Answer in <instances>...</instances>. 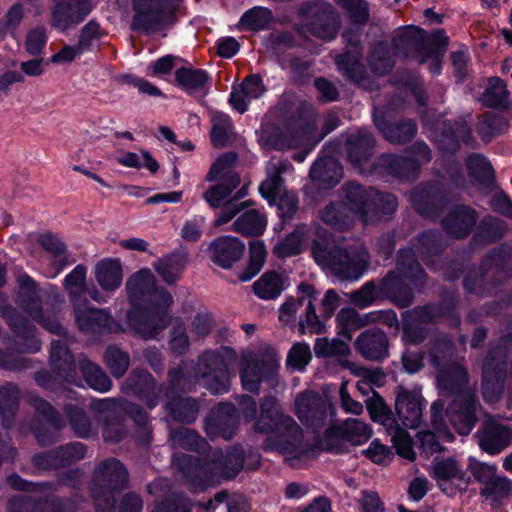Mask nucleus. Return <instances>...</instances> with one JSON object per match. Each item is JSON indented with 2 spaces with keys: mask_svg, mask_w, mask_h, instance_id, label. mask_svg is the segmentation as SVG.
<instances>
[{
  "mask_svg": "<svg viewBox=\"0 0 512 512\" xmlns=\"http://www.w3.org/2000/svg\"><path fill=\"white\" fill-rule=\"evenodd\" d=\"M390 342L387 334L379 327H370L357 336L355 351L366 361L382 362L389 357Z\"/></svg>",
  "mask_w": 512,
  "mask_h": 512,
  "instance_id": "obj_23",
  "label": "nucleus"
},
{
  "mask_svg": "<svg viewBox=\"0 0 512 512\" xmlns=\"http://www.w3.org/2000/svg\"><path fill=\"white\" fill-rule=\"evenodd\" d=\"M449 194L438 182H429L413 189L411 203L421 217L436 220L449 204Z\"/></svg>",
  "mask_w": 512,
  "mask_h": 512,
  "instance_id": "obj_14",
  "label": "nucleus"
},
{
  "mask_svg": "<svg viewBox=\"0 0 512 512\" xmlns=\"http://www.w3.org/2000/svg\"><path fill=\"white\" fill-rule=\"evenodd\" d=\"M433 129L435 132V143L439 151L444 155H456L460 151L462 144L469 148H475L476 146L472 127L464 117L435 122Z\"/></svg>",
  "mask_w": 512,
  "mask_h": 512,
  "instance_id": "obj_10",
  "label": "nucleus"
},
{
  "mask_svg": "<svg viewBox=\"0 0 512 512\" xmlns=\"http://www.w3.org/2000/svg\"><path fill=\"white\" fill-rule=\"evenodd\" d=\"M103 358L106 367L113 377L120 379L126 374L130 365V355L128 352L112 344L106 347Z\"/></svg>",
  "mask_w": 512,
  "mask_h": 512,
  "instance_id": "obj_61",
  "label": "nucleus"
},
{
  "mask_svg": "<svg viewBox=\"0 0 512 512\" xmlns=\"http://www.w3.org/2000/svg\"><path fill=\"white\" fill-rule=\"evenodd\" d=\"M377 163L387 174L400 180H416L421 167L416 158L393 153L381 154Z\"/></svg>",
  "mask_w": 512,
  "mask_h": 512,
  "instance_id": "obj_34",
  "label": "nucleus"
},
{
  "mask_svg": "<svg viewBox=\"0 0 512 512\" xmlns=\"http://www.w3.org/2000/svg\"><path fill=\"white\" fill-rule=\"evenodd\" d=\"M363 52L342 51L335 57V65L343 78L360 85L367 79V71L362 63Z\"/></svg>",
  "mask_w": 512,
  "mask_h": 512,
  "instance_id": "obj_39",
  "label": "nucleus"
},
{
  "mask_svg": "<svg viewBox=\"0 0 512 512\" xmlns=\"http://www.w3.org/2000/svg\"><path fill=\"white\" fill-rule=\"evenodd\" d=\"M478 212L471 206L459 204L441 220L443 230L453 239H466L478 222Z\"/></svg>",
  "mask_w": 512,
  "mask_h": 512,
  "instance_id": "obj_24",
  "label": "nucleus"
},
{
  "mask_svg": "<svg viewBox=\"0 0 512 512\" xmlns=\"http://www.w3.org/2000/svg\"><path fill=\"white\" fill-rule=\"evenodd\" d=\"M309 177L319 192H327L335 188L343 177V166L333 156H320L312 164Z\"/></svg>",
  "mask_w": 512,
  "mask_h": 512,
  "instance_id": "obj_25",
  "label": "nucleus"
},
{
  "mask_svg": "<svg viewBox=\"0 0 512 512\" xmlns=\"http://www.w3.org/2000/svg\"><path fill=\"white\" fill-rule=\"evenodd\" d=\"M233 129L232 119L225 113H220L213 118L210 131V140L214 147L222 148L228 144L229 131Z\"/></svg>",
  "mask_w": 512,
  "mask_h": 512,
  "instance_id": "obj_63",
  "label": "nucleus"
},
{
  "mask_svg": "<svg viewBox=\"0 0 512 512\" xmlns=\"http://www.w3.org/2000/svg\"><path fill=\"white\" fill-rule=\"evenodd\" d=\"M21 391L13 382H5L0 386V421L3 429L15 425L19 411Z\"/></svg>",
  "mask_w": 512,
  "mask_h": 512,
  "instance_id": "obj_40",
  "label": "nucleus"
},
{
  "mask_svg": "<svg viewBox=\"0 0 512 512\" xmlns=\"http://www.w3.org/2000/svg\"><path fill=\"white\" fill-rule=\"evenodd\" d=\"M252 288L260 299L273 300L284 290L283 279L276 271H267L253 283Z\"/></svg>",
  "mask_w": 512,
  "mask_h": 512,
  "instance_id": "obj_54",
  "label": "nucleus"
},
{
  "mask_svg": "<svg viewBox=\"0 0 512 512\" xmlns=\"http://www.w3.org/2000/svg\"><path fill=\"white\" fill-rule=\"evenodd\" d=\"M419 256L411 247L400 248L396 254L397 273L414 286H424L427 273L419 262Z\"/></svg>",
  "mask_w": 512,
  "mask_h": 512,
  "instance_id": "obj_37",
  "label": "nucleus"
},
{
  "mask_svg": "<svg viewBox=\"0 0 512 512\" xmlns=\"http://www.w3.org/2000/svg\"><path fill=\"white\" fill-rule=\"evenodd\" d=\"M94 273L99 286L105 291L113 292L122 283L123 270L119 259L105 258L99 261Z\"/></svg>",
  "mask_w": 512,
  "mask_h": 512,
  "instance_id": "obj_46",
  "label": "nucleus"
},
{
  "mask_svg": "<svg viewBox=\"0 0 512 512\" xmlns=\"http://www.w3.org/2000/svg\"><path fill=\"white\" fill-rule=\"evenodd\" d=\"M255 430L267 434L265 449L282 454H295L301 449L303 431L296 421L285 415L274 396H264L260 401V414Z\"/></svg>",
  "mask_w": 512,
  "mask_h": 512,
  "instance_id": "obj_3",
  "label": "nucleus"
},
{
  "mask_svg": "<svg viewBox=\"0 0 512 512\" xmlns=\"http://www.w3.org/2000/svg\"><path fill=\"white\" fill-rule=\"evenodd\" d=\"M267 256L263 241L254 240L249 243V258L246 268L239 274L241 282H248L262 269Z\"/></svg>",
  "mask_w": 512,
  "mask_h": 512,
  "instance_id": "obj_60",
  "label": "nucleus"
},
{
  "mask_svg": "<svg viewBox=\"0 0 512 512\" xmlns=\"http://www.w3.org/2000/svg\"><path fill=\"white\" fill-rule=\"evenodd\" d=\"M79 370L86 384L93 390L105 393L112 387V380L100 365L84 357L79 359Z\"/></svg>",
  "mask_w": 512,
  "mask_h": 512,
  "instance_id": "obj_51",
  "label": "nucleus"
},
{
  "mask_svg": "<svg viewBox=\"0 0 512 512\" xmlns=\"http://www.w3.org/2000/svg\"><path fill=\"white\" fill-rule=\"evenodd\" d=\"M63 412L70 428L77 437L87 439L91 436V421L83 407L68 403L64 405Z\"/></svg>",
  "mask_w": 512,
  "mask_h": 512,
  "instance_id": "obj_55",
  "label": "nucleus"
},
{
  "mask_svg": "<svg viewBox=\"0 0 512 512\" xmlns=\"http://www.w3.org/2000/svg\"><path fill=\"white\" fill-rule=\"evenodd\" d=\"M121 391L127 396L137 398L150 410L157 407L163 397L160 384H157L154 376L149 371L139 368L131 370L121 385Z\"/></svg>",
  "mask_w": 512,
  "mask_h": 512,
  "instance_id": "obj_16",
  "label": "nucleus"
},
{
  "mask_svg": "<svg viewBox=\"0 0 512 512\" xmlns=\"http://www.w3.org/2000/svg\"><path fill=\"white\" fill-rule=\"evenodd\" d=\"M235 357L233 348L222 346L216 350H205L194 361H181L167 372V381L160 383L163 398L182 396L194 390L201 379L207 390L214 395L230 391L231 379L227 359Z\"/></svg>",
  "mask_w": 512,
  "mask_h": 512,
  "instance_id": "obj_2",
  "label": "nucleus"
},
{
  "mask_svg": "<svg viewBox=\"0 0 512 512\" xmlns=\"http://www.w3.org/2000/svg\"><path fill=\"white\" fill-rule=\"evenodd\" d=\"M278 370L279 364L274 359H260L253 354L243 357L240 364L243 389L258 394L263 382L273 384L276 381Z\"/></svg>",
  "mask_w": 512,
  "mask_h": 512,
  "instance_id": "obj_13",
  "label": "nucleus"
},
{
  "mask_svg": "<svg viewBox=\"0 0 512 512\" xmlns=\"http://www.w3.org/2000/svg\"><path fill=\"white\" fill-rule=\"evenodd\" d=\"M343 198L346 208L354 219L367 221L371 202L372 187L365 186L353 181L344 183L342 186Z\"/></svg>",
  "mask_w": 512,
  "mask_h": 512,
  "instance_id": "obj_35",
  "label": "nucleus"
},
{
  "mask_svg": "<svg viewBox=\"0 0 512 512\" xmlns=\"http://www.w3.org/2000/svg\"><path fill=\"white\" fill-rule=\"evenodd\" d=\"M296 415L307 427H319L327 418L325 403L316 396L302 393L295 400Z\"/></svg>",
  "mask_w": 512,
  "mask_h": 512,
  "instance_id": "obj_38",
  "label": "nucleus"
},
{
  "mask_svg": "<svg viewBox=\"0 0 512 512\" xmlns=\"http://www.w3.org/2000/svg\"><path fill=\"white\" fill-rule=\"evenodd\" d=\"M18 285L17 302L19 307L29 316L33 313L40 314L42 300L38 294L37 282L30 275L24 273L19 276Z\"/></svg>",
  "mask_w": 512,
  "mask_h": 512,
  "instance_id": "obj_47",
  "label": "nucleus"
},
{
  "mask_svg": "<svg viewBox=\"0 0 512 512\" xmlns=\"http://www.w3.org/2000/svg\"><path fill=\"white\" fill-rule=\"evenodd\" d=\"M165 399V411L173 421L183 424H191L196 421L200 409L199 401L196 398L178 396Z\"/></svg>",
  "mask_w": 512,
  "mask_h": 512,
  "instance_id": "obj_41",
  "label": "nucleus"
},
{
  "mask_svg": "<svg viewBox=\"0 0 512 512\" xmlns=\"http://www.w3.org/2000/svg\"><path fill=\"white\" fill-rule=\"evenodd\" d=\"M211 261L222 269H230L245 251V244L231 235L216 237L209 246Z\"/></svg>",
  "mask_w": 512,
  "mask_h": 512,
  "instance_id": "obj_28",
  "label": "nucleus"
},
{
  "mask_svg": "<svg viewBox=\"0 0 512 512\" xmlns=\"http://www.w3.org/2000/svg\"><path fill=\"white\" fill-rule=\"evenodd\" d=\"M49 362L52 373L41 370L34 375L36 383L45 389H54L59 382L75 383L77 365L73 353L61 340H53L50 348Z\"/></svg>",
  "mask_w": 512,
  "mask_h": 512,
  "instance_id": "obj_9",
  "label": "nucleus"
},
{
  "mask_svg": "<svg viewBox=\"0 0 512 512\" xmlns=\"http://www.w3.org/2000/svg\"><path fill=\"white\" fill-rule=\"evenodd\" d=\"M398 207L397 197L390 192H381L372 187L369 217L380 220L393 215Z\"/></svg>",
  "mask_w": 512,
  "mask_h": 512,
  "instance_id": "obj_56",
  "label": "nucleus"
},
{
  "mask_svg": "<svg viewBox=\"0 0 512 512\" xmlns=\"http://www.w3.org/2000/svg\"><path fill=\"white\" fill-rule=\"evenodd\" d=\"M125 289L129 304L126 312L128 327L142 339H157L171 323L173 296L165 288L157 286L149 268H141L131 274Z\"/></svg>",
  "mask_w": 512,
  "mask_h": 512,
  "instance_id": "obj_1",
  "label": "nucleus"
},
{
  "mask_svg": "<svg viewBox=\"0 0 512 512\" xmlns=\"http://www.w3.org/2000/svg\"><path fill=\"white\" fill-rule=\"evenodd\" d=\"M395 411L403 426L417 428L422 421L424 399L420 392L398 386Z\"/></svg>",
  "mask_w": 512,
  "mask_h": 512,
  "instance_id": "obj_26",
  "label": "nucleus"
},
{
  "mask_svg": "<svg viewBox=\"0 0 512 512\" xmlns=\"http://www.w3.org/2000/svg\"><path fill=\"white\" fill-rule=\"evenodd\" d=\"M239 425V414L231 402H220L212 408L205 418L208 434L221 436L225 440L232 439Z\"/></svg>",
  "mask_w": 512,
  "mask_h": 512,
  "instance_id": "obj_22",
  "label": "nucleus"
},
{
  "mask_svg": "<svg viewBox=\"0 0 512 512\" xmlns=\"http://www.w3.org/2000/svg\"><path fill=\"white\" fill-rule=\"evenodd\" d=\"M507 232L506 222L493 215H485L477 222L468 247L472 250L486 247L502 240Z\"/></svg>",
  "mask_w": 512,
  "mask_h": 512,
  "instance_id": "obj_30",
  "label": "nucleus"
},
{
  "mask_svg": "<svg viewBox=\"0 0 512 512\" xmlns=\"http://www.w3.org/2000/svg\"><path fill=\"white\" fill-rule=\"evenodd\" d=\"M509 128L510 122L505 116L494 112H487L479 123L477 132L483 141L489 142L494 137L506 133Z\"/></svg>",
  "mask_w": 512,
  "mask_h": 512,
  "instance_id": "obj_59",
  "label": "nucleus"
},
{
  "mask_svg": "<svg viewBox=\"0 0 512 512\" xmlns=\"http://www.w3.org/2000/svg\"><path fill=\"white\" fill-rule=\"evenodd\" d=\"M75 322L80 331L94 334L118 333L121 325L105 309L95 307H75Z\"/></svg>",
  "mask_w": 512,
  "mask_h": 512,
  "instance_id": "obj_19",
  "label": "nucleus"
},
{
  "mask_svg": "<svg viewBox=\"0 0 512 512\" xmlns=\"http://www.w3.org/2000/svg\"><path fill=\"white\" fill-rule=\"evenodd\" d=\"M483 275L493 273V283L501 285L512 277V246L501 243L484 254L480 261Z\"/></svg>",
  "mask_w": 512,
  "mask_h": 512,
  "instance_id": "obj_20",
  "label": "nucleus"
},
{
  "mask_svg": "<svg viewBox=\"0 0 512 512\" xmlns=\"http://www.w3.org/2000/svg\"><path fill=\"white\" fill-rule=\"evenodd\" d=\"M311 254L319 266L329 269L341 280H358L369 265L365 249L342 247L330 235L316 237L311 244Z\"/></svg>",
  "mask_w": 512,
  "mask_h": 512,
  "instance_id": "obj_4",
  "label": "nucleus"
},
{
  "mask_svg": "<svg viewBox=\"0 0 512 512\" xmlns=\"http://www.w3.org/2000/svg\"><path fill=\"white\" fill-rule=\"evenodd\" d=\"M449 38L444 29H436L430 34L419 26H405L402 31L392 39L395 51L404 57H411L424 64L431 54H440L446 51Z\"/></svg>",
  "mask_w": 512,
  "mask_h": 512,
  "instance_id": "obj_7",
  "label": "nucleus"
},
{
  "mask_svg": "<svg viewBox=\"0 0 512 512\" xmlns=\"http://www.w3.org/2000/svg\"><path fill=\"white\" fill-rule=\"evenodd\" d=\"M337 335L347 341L353 339V333L368 324L365 314L361 315L354 308L344 307L335 317Z\"/></svg>",
  "mask_w": 512,
  "mask_h": 512,
  "instance_id": "obj_53",
  "label": "nucleus"
},
{
  "mask_svg": "<svg viewBox=\"0 0 512 512\" xmlns=\"http://www.w3.org/2000/svg\"><path fill=\"white\" fill-rule=\"evenodd\" d=\"M432 306L434 316L437 319H447L451 328H458L461 325V316L458 312V296L456 293L443 290L439 295L438 302H429Z\"/></svg>",
  "mask_w": 512,
  "mask_h": 512,
  "instance_id": "obj_50",
  "label": "nucleus"
},
{
  "mask_svg": "<svg viewBox=\"0 0 512 512\" xmlns=\"http://www.w3.org/2000/svg\"><path fill=\"white\" fill-rule=\"evenodd\" d=\"M4 314L12 333L23 341L21 351L29 353L38 352L41 349V341L35 334L36 327L32 321L12 307L6 308Z\"/></svg>",
  "mask_w": 512,
  "mask_h": 512,
  "instance_id": "obj_31",
  "label": "nucleus"
},
{
  "mask_svg": "<svg viewBox=\"0 0 512 512\" xmlns=\"http://www.w3.org/2000/svg\"><path fill=\"white\" fill-rule=\"evenodd\" d=\"M512 492V480L507 477L494 475L485 486L480 488V495L492 500H500L510 496Z\"/></svg>",
  "mask_w": 512,
  "mask_h": 512,
  "instance_id": "obj_64",
  "label": "nucleus"
},
{
  "mask_svg": "<svg viewBox=\"0 0 512 512\" xmlns=\"http://www.w3.org/2000/svg\"><path fill=\"white\" fill-rule=\"evenodd\" d=\"M340 28V19L334 7L323 2L316 7L309 23L310 33L322 40H333Z\"/></svg>",
  "mask_w": 512,
  "mask_h": 512,
  "instance_id": "obj_33",
  "label": "nucleus"
},
{
  "mask_svg": "<svg viewBox=\"0 0 512 512\" xmlns=\"http://www.w3.org/2000/svg\"><path fill=\"white\" fill-rule=\"evenodd\" d=\"M35 415L33 418H39L41 421L47 422L56 431H60L65 427V421L56 408L47 400L41 397L33 399Z\"/></svg>",
  "mask_w": 512,
  "mask_h": 512,
  "instance_id": "obj_62",
  "label": "nucleus"
},
{
  "mask_svg": "<svg viewBox=\"0 0 512 512\" xmlns=\"http://www.w3.org/2000/svg\"><path fill=\"white\" fill-rule=\"evenodd\" d=\"M373 123L385 140L392 144L411 142L417 134L418 127L414 119L404 118L398 121L387 119L383 110L374 109Z\"/></svg>",
  "mask_w": 512,
  "mask_h": 512,
  "instance_id": "obj_21",
  "label": "nucleus"
},
{
  "mask_svg": "<svg viewBox=\"0 0 512 512\" xmlns=\"http://www.w3.org/2000/svg\"><path fill=\"white\" fill-rule=\"evenodd\" d=\"M273 21V13L269 8L254 6L245 11L239 20L242 30L259 32L267 29Z\"/></svg>",
  "mask_w": 512,
  "mask_h": 512,
  "instance_id": "obj_57",
  "label": "nucleus"
},
{
  "mask_svg": "<svg viewBox=\"0 0 512 512\" xmlns=\"http://www.w3.org/2000/svg\"><path fill=\"white\" fill-rule=\"evenodd\" d=\"M187 265L186 253L175 250L161 257L155 264L154 269L161 279L169 286L175 284L182 276Z\"/></svg>",
  "mask_w": 512,
  "mask_h": 512,
  "instance_id": "obj_42",
  "label": "nucleus"
},
{
  "mask_svg": "<svg viewBox=\"0 0 512 512\" xmlns=\"http://www.w3.org/2000/svg\"><path fill=\"white\" fill-rule=\"evenodd\" d=\"M319 218L325 225L339 232L349 230L355 221L341 200L330 201L319 211Z\"/></svg>",
  "mask_w": 512,
  "mask_h": 512,
  "instance_id": "obj_45",
  "label": "nucleus"
},
{
  "mask_svg": "<svg viewBox=\"0 0 512 512\" xmlns=\"http://www.w3.org/2000/svg\"><path fill=\"white\" fill-rule=\"evenodd\" d=\"M478 405L473 393L464 392L456 395L446 407V418L459 435H469L476 426Z\"/></svg>",
  "mask_w": 512,
  "mask_h": 512,
  "instance_id": "obj_17",
  "label": "nucleus"
},
{
  "mask_svg": "<svg viewBox=\"0 0 512 512\" xmlns=\"http://www.w3.org/2000/svg\"><path fill=\"white\" fill-rule=\"evenodd\" d=\"M92 10V0H49V25L66 34L83 23Z\"/></svg>",
  "mask_w": 512,
  "mask_h": 512,
  "instance_id": "obj_11",
  "label": "nucleus"
},
{
  "mask_svg": "<svg viewBox=\"0 0 512 512\" xmlns=\"http://www.w3.org/2000/svg\"><path fill=\"white\" fill-rule=\"evenodd\" d=\"M389 300L399 308H408L414 300L410 285L394 270L382 278L365 282L352 294L353 303L363 309L376 302Z\"/></svg>",
  "mask_w": 512,
  "mask_h": 512,
  "instance_id": "obj_6",
  "label": "nucleus"
},
{
  "mask_svg": "<svg viewBox=\"0 0 512 512\" xmlns=\"http://www.w3.org/2000/svg\"><path fill=\"white\" fill-rule=\"evenodd\" d=\"M128 482L129 472L119 459L111 457L100 462L90 485L97 512H115L117 496Z\"/></svg>",
  "mask_w": 512,
  "mask_h": 512,
  "instance_id": "obj_5",
  "label": "nucleus"
},
{
  "mask_svg": "<svg viewBox=\"0 0 512 512\" xmlns=\"http://www.w3.org/2000/svg\"><path fill=\"white\" fill-rule=\"evenodd\" d=\"M372 435L370 426L363 421L350 418L340 425H331L324 432L326 451L341 453L339 441L359 446L369 440Z\"/></svg>",
  "mask_w": 512,
  "mask_h": 512,
  "instance_id": "obj_18",
  "label": "nucleus"
},
{
  "mask_svg": "<svg viewBox=\"0 0 512 512\" xmlns=\"http://www.w3.org/2000/svg\"><path fill=\"white\" fill-rule=\"evenodd\" d=\"M233 230L242 236H261L267 227L266 217L256 209L244 211L232 224Z\"/></svg>",
  "mask_w": 512,
  "mask_h": 512,
  "instance_id": "obj_52",
  "label": "nucleus"
},
{
  "mask_svg": "<svg viewBox=\"0 0 512 512\" xmlns=\"http://www.w3.org/2000/svg\"><path fill=\"white\" fill-rule=\"evenodd\" d=\"M467 175L474 186L488 192L497 188L496 172L489 159L481 153H472L465 159Z\"/></svg>",
  "mask_w": 512,
  "mask_h": 512,
  "instance_id": "obj_32",
  "label": "nucleus"
},
{
  "mask_svg": "<svg viewBox=\"0 0 512 512\" xmlns=\"http://www.w3.org/2000/svg\"><path fill=\"white\" fill-rule=\"evenodd\" d=\"M246 453L241 444H234L225 453L219 451L213 462L221 469L225 479L233 480L243 470Z\"/></svg>",
  "mask_w": 512,
  "mask_h": 512,
  "instance_id": "obj_43",
  "label": "nucleus"
},
{
  "mask_svg": "<svg viewBox=\"0 0 512 512\" xmlns=\"http://www.w3.org/2000/svg\"><path fill=\"white\" fill-rule=\"evenodd\" d=\"M509 97L507 82L498 76H491L480 100L487 108L503 111L509 106Z\"/></svg>",
  "mask_w": 512,
  "mask_h": 512,
  "instance_id": "obj_48",
  "label": "nucleus"
},
{
  "mask_svg": "<svg viewBox=\"0 0 512 512\" xmlns=\"http://www.w3.org/2000/svg\"><path fill=\"white\" fill-rule=\"evenodd\" d=\"M375 146L376 139L369 129L362 127L349 133L345 140L348 161L354 167L363 166L372 159Z\"/></svg>",
  "mask_w": 512,
  "mask_h": 512,
  "instance_id": "obj_27",
  "label": "nucleus"
},
{
  "mask_svg": "<svg viewBox=\"0 0 512 512\" xmlns=\"http://www.w3.org/2000/svg\"><path fill=\"white\" fill-rule=\"evenodd\" d=\"M430 476L437 482L440 491L449 497L465 493L471 482L470 476L460 468L454 457L435 458Z\"/></svg>",
  "mask_w": 512,
  "mask_h": 512,
  "instance_id": "obj_12",
  "label": "nucleus"
},
{
  "mask_svg": "<svg viewBox=\"0 0 512 512\" xmlns=\"http://www.w3.org/2000/svg\"><path fill=\"white\" fill-rule=\"evenodd\" d=\"M174 75L176 85L187 93L202 90L212 80L210 74L205 69L192 66L177 68Z\"/></svg>",
  "mask_w": 512,
  "mask_h": 512,
  "instance_id": "obj_49",
  "label": "nucleus"
},
{
  "mask_svg": "<svg viewBox=\"0 0 512 512\" xmlns=\"http://www.w3.org/2000/svg\"><path fill=\"white\" fill-rule=\"evenodd\" d=\"M414 249L415 254L427 263L434 257H438L444 253L446 242L444 235L436 229H426L415 235L410 240V245Z\"/></svg>",
  "mask_w": 512,
  "mask_h": 512,
  "instance_id": "obj_36",
  "label": "nucleus"
},
{
  "mask_svg": "<svg viewBox=\"0 0 512 512\" xmlns=\"http://www.w3.org/2000/svg\"><path fill=\"white\" fill-rule=\"evenodd\" d=\"M508 361L504 356L489 352L483 361L481 390L487 403L498 402L505 391Z\"/></svg>",
  "mask_w": 512,
  "mask_h": 512,
  "instance_id": "obj_15",
  "label": "nucleus"
},
{
  "mask_svg": "<svg viewBox=\"0 0 512 512\" xmlns=\"http://www.w3.org/2000/svg\"><path fill=\"white\" fill-rule=\"evenodd\" d=\"M468 372L460 365H453L447 369H442L437 373L436 382L441 393L450 396H456L466 392L464 388L468 383Z\"/></svg>",
  "mask_w": 512,
  "mask_h": 512,
  "instance_id": "obj_44",
  "label": "nucleus"
},
{
  "mask_svg": "<svg viewBox=\"0 0 512 512\" xmlns=\"http://www.w3.org/2000/svg\"><path fill=\"white\" fill-rule=\"evenodd\" d=\"M476 436L483 451L496 455L510 444L512 429L495 420H487L477 431Z\"/></svg>",
  "mask_w": 512,
  "mask_h": 512,
  "instance_id": "obj_29",
  "label": "nucleus"
},
{
  "mask_svg": "<svg viewBox=\"0 0 512 512\" xmlns=\"http://www.w3.org/2000/svg\"><path fill=\"white\" fill-rule=\"evenodd\" d=\"M368 61L371 70L380 76L389 74L395 64L389 45L385 41H378L372 46Z\"/></svg>",
  "mask_w": 512,
  "mask_h": 512,
  "instance_id": "obj_58",
  "label": "nucleus"
},
{
  "mask_svg": "<svg viewBox=\"0 0 512 512\" xmlns=\"http://www.w3.org/2000/svg\"><path fill=\"white\" fill-rule=\"evenodd\" d=\"M182 0H133V31L151 35L165 30L175 22V11Z\"/></svg>",
  "mask_w": 512,
  "mask_h": 512,
  "instance_id": "obj_8",
  "label": "nucleus"
}]
</instances>
